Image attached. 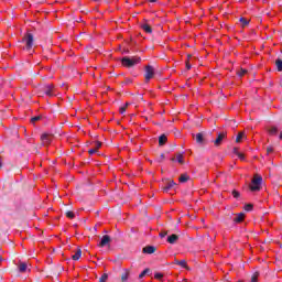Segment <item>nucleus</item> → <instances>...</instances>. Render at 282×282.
I'll use <instances>...</instances> for the list:
<instances>
[{"instance_id":"4c0bfd02","label":"nucleus","mask_w":282,"mask_h":282,"mask_svg":"<svg viewBox=\"0 0 282 282\" xmlns=\"http://www.w3.org/2000/svg\"><path fill=\"white\" fill-rule=\"evenodd\" d=\"M267 153H268V155H270V153H274V148L268 147L267 148Z\"/></svg>"},{"instance_id":"864d4df0","label":"nucleus","mask_w":282,"mask_h":282,"mask_svg":"<svg viewBox=\"0 0 282 282\" xmlns=\"http://www.w3.org/2000/svg\"><path fill=\"white\" fill-rule=\"evenodd\" d=\"M192 55H188V58H191Z\"/></svg>"},{"instance_id":"20e7f679","label":"nucleus","mask_w":282,"mask_h":282,"mask_svg":"<svg viewBox=\"0 0 282 282\" xmlns=\"http://www.w3.org/2000/svg\"><path fill=\"white\" fill-rule=\"evenodd\" d=\"M195 140H196V143H198L200 147L208 144V141L206 140V138L204 137V133H202V132H198L195 135Z\"/></svg>"},{"instance_id":"f8f14e48","label":"nucleus","mask_w":282,"mask_h":282,"mask_svg":"<svg viewBox=\"0 0 282 282\" xmlns=\"http://www.w3.org/2000/svg\"><path fill=\"white\" fill-rule=\"evenodd\" d=\"M173 186H175V181L167 182L166 186L162 187L163 193H169Z\"/></svg>"},{"instance_id":"7ed1b4c3","label":"nucleus","mask_w":282,"mask_h":282,"mask_svg":"<svg viewBox=\"0 0 282 282\" xmlns=\"http://www.w3.org/2000/svg\"><path fill=\"white\" fill-rule=\"evenodd\" d=\"M153 76H155V68H153V66L151 65L145 66V74H144L145 83H149V80H151Z\"/></svg>"},{"instance_id":"bb28decb","label":"nucleus","mask_w":282,"mask_h":282,"mask_svg":"<svg viewBox=\"0 0 282 282\" xmlns=\"http://www.w3.org/2000/svg\"><path fill=\"white\" fill-rule=\"evenodd\" d=\"M251 282H259V271H256L251 276Z\"/></svg>"},{"instance_id":"6e6552de","label":"nucleus","mask_w":282,"mask_h":282,"mask_svg":"<svg viewBox=\"0 0 282 282\" xmlns=\"http://www.w3.org/2000/svg\"><path fill=\"white\" fill-rule=\"evenodd\" d=\"M156 250H158V248L155 246H145L142 249V252H143V254H153Z\"/></svg>"},{"instance_id":"dca6fc26","label":"nucleus","mask_w":282,"mask_h":282,"mask_svg":"<svg viewBox=\"0 0 282 282\" xmlns=\"http://www.w3.org/2000/svg\"><path fill=\"white\" fill-rule=\"evenodd\" d=\"M251 182H253V184H257L258 186H261V184L263 183V177H261V175H254Z\"/></svg>"},{"instance_id":"f3484780","label":"nucleus","mask_w":282,"mask_h":282,"mask_svg":"<svg viewBox=\"0 0 282 282\" xmlns=\"http://www.w3.org/2000/svg\"><path fill=\"white\" fill-rule=\"evenodd\" d=\"M175 265H181V268H185L188 270V264H186V260H174Z\"/></svg>"},{"instance_id":"39448f33","label":"nucleus","mask_w":282,"mask_h":282,"mask_svg":"<svg viewBox=\"0 0 282 282\" xmlns=\"http://www.w3.org/2000/svg\"><path fill=\"white\" fill-rule=\"evenodd\" d=\"M111 243V237L109 235H105L99 242V248H105V246H109Z\"/></svg>"},{"instance_id":"aec40b11","label":"nucleus","mask_w":282,"mask_h":282,"mask_svg":"<svg viewBox=\"0 0 282 282\" xmlns=\"http://www.w3.org/2000/svg\"><path fill=\"white\" fill-rule=\"evenodd\" d=\"M191 180V176H188L187 174H182L178 178V182H181L182 184H184L185 182H188Z\"/></svg>"},{"instance_id":"423d86ee","label":"nucleus","mask_w":282,"mask_h":282,"mask_svg":"<svg viewBox=\"0 0 282 282\" xmlns=\"http://www.w3.org/2000/svg\"><path fill=\"white\" fill-rule=\"evenodd\" d=\"M43 91L46 96H50V97L54 96V93H53L54 91V85L48 84V85L44 86Z\"/></svg>"},{"instance_id":"c85d7f7f","label":"nucleus","mask_w":282,"mask_h":282,"mask_svg":"<svg viewBox=\"0 0 282 282\" xmlns=\"http://www.w3.org/2000/svg\"><path fill=\"white\" fill-rule=\"evenodd\" d=\"M108 279H109V274L104 273V274L99 278V282H107Z\"/></svg>"},{"instance_id":"58836bf2","label":"nucleus","mask_w":282,"mask_h":282,"mask_svg":"<svg viewBox=\"0 0 282 282\" xmlns=\"http://www.w3.org/2000/svg\"><path fill=\"white\" fill-rule=\"evenodd\" d=\"M98 150L96 148L88 150L89 155H94V153H97Z\"/></svg>"},{"instance_id":"a18cd8bd","label":"nucleus","mask_w":282,"mask_h":282,"mask_svg":"<svg viewBox=\"0 0 282 282\" xmlns=\"http://www.w3.org/2000/svg\"><path fill=\"white\" fill-rule=\"evenodd\" d=\"M234 153H235V155L239 154L240 153L239 149L238 148H234Z\"/></svg>"},{"instance_id":"c756f323","label":"nucleus","mask_w":282,"mask_h":282,"mask_svg":"<svg viewBox=\"0 0 282 282\" xmlns=\"http://www.w3.org/2000/svg\"><path fill=\"white\" fill-rule=\"evenodd\" d=\"M43 117L42 116H35L31 118V122L32 124H34V122H39V120H41Z\"/></svg>"},{"instance_id":"9b49d317","label":"nucleus","mask_w":282,"mask_h":282,"mask_svg":"<svg viewBox=\"0 0 282 282\" xmlns=\"http://www.w3.org/2000/svg\"><path fill=\"white\" fill-rule=\"evenodd\" d=\"M249 188L252 193H257V192L261 191V185H257V183H253L251 181V184L249 185Z\"/></svg>"},{"instance_id":"a878e982","label":"nucleus","mask_w":282,"mask_h":282,"mask_svg":"<svg viewBox=\"0 0 282 282\" xmlns=\"http://www.w3.org/2000/svg\"><path fill=\"white\" fill-rule=\"evenodd\" d=\"M151 272V269H145L143 270L140 274H139V279H144V276H147V274H149Z\"/></svg>"},{"instance_id":"a19ab883","label":"nucleus","mask_w":282,"mask_h":282,"mask_svg":"<svg viewBox=\"0 0 282 282\" xmlns=\"http://www.w3.org/2000/svg\"><path fill=\"white\" fill-rule=\"evenodd\" d=\"M165 158H166V156L164 155V153H162V154L160 155L159 162H164Z\"/></svg>"},{"instance_id":"72a5a7b5","label":"nucleus","mask_w":282,"mask_h":282,"mask_svg":"<svg viewBox=\"0 0 282 282\" xmlns=\"http://www.w3.org/2000/svg\"><path fill=\"white\" fill-rule=\"evenodd\" d=\"M66 217H68V219H74L76 215L74 214V212H66Z\"/></svg>"},{"instance_id":"b1692460","label":"nucleus","mask_w":282,"mask_h":282,"mask_svg":"<svg viewBox=\"0 0 282 282\" xmlns=\"http://www.w3.org/2000/svg\"><path fill=\"white\" fill-rule=\"evenodd\" d=\"M275 67H276L278 72H282V59L281 58L275 59Z\"/></svg>"},{"instance_id":"79ce46f5","label":"nucleus","mask_w":282,"mask_h":282,"mask_svg":"<svg viewBox=\"0 0 282 282\" xmlns=\"http://www.w3.org/2000/svg\"><path fill=\"white\" fill-rule=\"evenodd\" d=\"M131 83H133V80H131V79H129V78L124 80V84H126V85H131Z\"/></svg>"},{"instance_id":"2eb2a0df","label":"nucleus","mask_w":282,"mask_h":282,"mask_svg":"<svg viewBox=\"0 0 282 282\" xmlns=\"http://www.w3.org/2000/svg\"><path fill=\"white\" fill-rule=\"evenodd\" d=\"M167 140H169V138L166 137V134H161L159 137V145L164 147V144H166Z\"/></svg>"},{"instance_id":"09e8293b","label":"nucleus","mask_w":282,"mask_h":282,"mask_svg":"<svg viewBox=\"0 0 282 282\" xmlns=\"http://www.w3.org/2000/svg\"><path fill=\"white\" fill-rule=\"evenodd\" d=\"M171 160H172V162H175V158H172Z\"/></svg>"},{"instance_id":"7c9ffc66","label":"nucleus","mask_w":282,"mask_h":282,"mask_svg":"<svg viewBox=\"0 0 282 282\" xmlns=\"http://www.w3.org/2000/svg\"><path fill=\"white\" fill-rule=\"evenodd\" d=\"M240 23L242 24V28H246L250 22L246 18H240Z\"/></svg>"},{"instance_id":"412c9836","label":"nucleus","mask_w":282,"mask_h":282,"mask_svg":"<svg viewBox=\"0 0 282 282\" xmlns=\"http://www.w3.org/2000/svg\"><path fill=\"white\" fill-rule=\"evenodd\" d=\"M142 30H144V32H145L147 34H152V32H153V29H152L151 25H149V24H143V25H142Z\"/></svg>"},{"instance_id":"0eeeda50","label":"nucleus","mask_w":282,"mask_h":282,"mask_svg":"<svg viewBox=\"0 0 282 282\" xmlns=\"http://www.w3.org/2000/svg\"><path fill=\"white\" fill-rule=\"evenodd\" d=\"M224 138H226V132L218 133L216 140H214L215 147H220L221 142H224Z\"/></svg>"},{"instance_id":"49530a36","label":"nucleus","mask_w":282,"mask_h":282,"mask_svg":"<svg viewBox=\"0 0 282 282\" xmlns=\"http://www.w3.org/2000/svg\"><path fill=\"white\" fill-rule=\"evenodd\" d=\"M158 0H150V3H156Z\"/></svg>"},{"instance_id":"3c124183","label":"nucleus","mask_w":282,"mask_h":282,"mask_svg":"<svg viewBox=\"0 0 282 282\" xmlns=\"http://www.w3.org/2000/svg\"><path fill=\"white\" fill-rule=\"evenodd\" d=\"M122 107H124V108L127 109L128 106L124 105V106H122Z\"/></svg>"},{"instance_id":"6ab92c4d","label":"nucleus","mask_w":282,"mask_h":282,"mask_svg":"<svg viewBox=\"0 0 282 282\" xmlns=\"http://www.w3.org/2000/svg\"><path fill=\"white\" fill-rule=\"evenodd\" d=\"M129 274H130L129 270L126 269L124 272L121 274V282L129 281Z\"/></svg>"},{"instance_id":"c9c22d12","label":"nucleus","mask_w":282,"mask_h":282,"mask_svg":"<svg viewBox=\"0 0 282 282\" xmlns=\"http://www.w3.org/2000/svg\"><path fill=\"white\" fill-rule=\"evenodd\" d=\"M237 156L239 158V160H241V162H243L246 160V155H243V153H238Z\"/></svg>"},{"instance_id":"f257e3e1","label":"nucleus","mask_w":282,"mask_h":282,"mask_svg":"<svg viewBox=\"0 0 282 282\" xmlns=\"http://www.w3.org/2000/svg\"><path fill=\"white\" fill-rule=\"evenodd\" d=\"M142 61V58L138 57V56H126L121 59V64L123 67H135V65L140 64Z\"/></svg>"},{"instance_id":"603ef678","label":"nucleus","mask_w":282,"mask_h":282,"mask_svg":"<svg viewBox=\"0 0 282 282\" xmlns=\"http://www.w3.org/2000/svg\"><path fill=\"white\" fill-rule=\"evenodd\" d=\"M96 230H98V229L95 227V232H96Z\"/></svg>"},{"instance_id":"473e14b6","label":"nucleus","mask_w":282,"mask_h":282,"mask_svg":"<svg viewBox=\"0 0 282 282\" xmlns=\"http://www.w3.org/2000/svg\"><path fill=\"white\" fill-rule=\"evenodd\" d=\"M252 208H254V206L252 204H247L245 206V210H247V213H250V210H252Z\"/></svg>"},{"instance_id":"ea45409f","label":"nucleus","mask_w":282,"mask_h":282,"mask_svg":"<svg viewBox=\"0 0 282 282\" xmlns=\"http://www.w3.org/2000/svg\"><path fill=\"white\" fill-rule=\"evenodd\" d=\"M166 235H169V231H162V232L160 234V238H161V239H164V237H166Z\"/></svg>"},{"instance_id":"5701e85b","label":"nucleus","mask_w":282,"mask_h":282,"mask_svg":"<svg viewBox=\"0 0 282 282\" xmlns=\"http://www.w3.org/2000/svg\"><path fill=\"white\" fill-rule=\"evenodd\" d=\"M245 138H246V132H239L238 135L236 137V142L239 143Z\"/></svg>"},{"instance_id":"f03ea898","label":"nucleus","mask_w":282,"mask_h":282,"mask_svg":"<svg viewBox=\"0 0 282 282\" xmlns=\"http://www.w3.org/2000/svg\"><path fill=\"white\" fill-rule=\"evenodd\" d=\"M22 43H25L26 50H32L34 47V35L32 33H25Z\"/></svg>"},{"instance_id":"e433bc0d","label":"nucleus","mask_w":282,"mask_h":282,"mask_svg":"<svg viewBox=\"0 0 282 282\" xmlns=\"http://www.w3.org/2000/svg\"><path fill=\"white\" fill-rule=\"evenodd\" d=\"M100 147H102V143L100 141H96L95 149H97V151H98V149H100Z\"/></svg>"},{"instance_id":"de8ad7c7","label":"nucleus","mask_w":282,"mask_h":282,"mask_svg":"<svg viewBox=\"0 0 282 282\" xmlns=\"http://www.w3.org/2000/svg\"><path fill=\"white\" fill-rule=\"evenodd\" d=\"M279 140H282V131L280 132Z\"/></svg>"},{"instance_id":"ddd939ff","label":"nucleus","mask_w":282,"mask_h":282,"mask_svg":"<svg viewBox=\"0 0 282 282\" xmlns=\"http://www.w3.org/2000/svg\"><path fill=\"white\" fill-rule=\"evenodd\" d=\"M180 239V236L173 234L167 237V243H177V240Z\"/></svg>"},{"instance_id":"393cba45","label":"nucleus","mask_w":282,"mask_h":282,"mask_svg":"<svg viewBox=\"0 0 282 282\" xmlns=\"http://www.w3.org/2000/svg\"><path fill=\"white\" fill-rule=\"evenodd\" d=\"M176 160H177V163H178V164H184V154L178 153V154L176 155Z\"/></svg>"},{"instance_id":"4be33fe9","label":"nucleus","mask_w":282,"mask_h":282,"mask_svg":"<svg viewBox=\"0 0 282 282\" xmlns=\"http://www.w3.org/2000/svg\"><path fill=\"white\" fill-rule=\"evenodd\" d=\"M28 270V263L25 262H20L19 264V272L23 273Z\"/></svg>"},{"instance_id":"4468645a","label":"nucleus","mask_w":282,"mask_h":282,"mask_svg":"<svg viewBox=\"0 0 282 282\" xmlns=\"http://www.w3.org/2000/svg\"><path fill=\"white\" fill-rule=\"evenodd\" d=\"M83 257V250L78 248L75 252V254L72 256L73 261H78Z\"/></svg>"},{"instance_id":"9d476101","label":"nucleus","mask_w":282,"mask_h":282,"mask_svg":"<svg viewBox=\"0 0 282 282\" xmlns=\"http://www.w3.org/2000/svg\"><path fill=\"white\" fill-rule=\"evenodd\" d=\"M246 219V214L239 213L237 214V217L234 218V224H241Z\"/></svg>"},{"instance_id":"cd10ccee","label":"nucleus","mask_w":282,"mask_h":282,"mask_svg":"<svg viewBox=\"0 0 282 282\" xmlns=\"http://www.w3.org/2000/svg\"><path fill=\"white\" fill-rule=\"evenodd\" d=\"M231 195L232 197H235V199H239L241 197V194L237 189H234L231 192Z\"/></svg>"},{"instance_id":"8fccbe9b","label":"nucleus","mask_w":282,"mask_h":282,"mask_svg":"<svg viewBox=\"0 0 282 282\" xmlns=\"http://www.w3.org/2000/svg\"><path fill=\"white\" fill-rule=\"evenodd\" d=\"M126 106H128V107H129V102H127V104H126Z\"/></svg>"},{"instance_id":"f704fd0d","label":"nucleus","mask_w":282,"mask_h":282,"mask_svg":"<svg viewBox=\"0 0 282 282\" xmlns=\"http://www.w3.org/2000/svg\"><path fill=\"white\" fill-rule=\"evenodd\" d=\"M246 74H248V70L247 69H241L240 72H238V76H246Z\"/></svg>"},{"instance_id":"5fc2aeb1","label":"nucleus","mask_w":282,"mask_h":282,"mask_svg":"<svg viewBox=\"0 0 282 282\" xmlns=\"http://www.w3.org/2000/svg\"><path fill=\"white\" fill-rule=\"evenodd\" d=\"M94 1H98V0H94Z\"/></svg>"},{"instance_id":"37998d69","label":"nucleus","mask_w":282,"mask_h":282,"mask_svg":"<svg viewBox=\"0 0 282 282\" xmlns=\"http://www.w3.org/2000/svg\"><path fill=\"white\" fill-rule=\"evenodd\" d=\"M119 111H120V113H124V111H127V108H124V107L122 106V107H120Z\"/></svg>"},{"instance_id":"a211bd4d","label":"nucleus","mask_w":282,"mask_h":282,"mask_svg":"<svg viewBox=\"0 0 282 282\" xmlns=\"http://www.w3.org/2000/svg\"><path fill=\"white\" fill-rule=\"evenodd\" d=\"M268 132H269V135H276L279 133V128L276 126H273L269 128Z\"/></svg>"},{"instance_id":"2f4dec72","label":"nucleus","mask_w":282,"mask_h":282,"mask_svg":"<svg viewBox=\"0 0 282 282\" xmlns=\"http://www.w3.org/2000/svg\"><path fill=\"white\" fill-rule=\"evenodd\" d=\"M154 279H156V281H162V279H164V274H162V273H155V274H154Z\"/></svg>"},{"instance_id":"c03bdc74","label":"nucleus","mask_w":282,"mask_h":282,"mask_svg":"<svg viewBox=\"0 0 282 282\" xmlns=\"http://www.w3.org/2000/svg\"><path fill=\"white\" fill-rule=\"evenodd\" d=\"M192 65L191 63L188 62V59L186 61V69H191Z\"/></svg>"},{"instance_id":"1a4fd4ad","label":"nucleus","mask_w":282,"mask_h":282,"mask_svg":"<svg viewBox=\"0 0 282 282\" xmlns=\"http://www.w3.org/2000/svg\"><path fill=\"white\" fill-rule=\"evenodd\" d=\"M41 140H42L43 144H50V142H52V134L44 132L41 135Z\"/></svg>"}]
</instances>
